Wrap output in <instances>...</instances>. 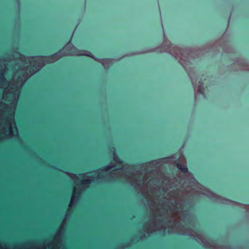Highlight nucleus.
<instances>
[{
	"instance_id": "obj_4",
	"label": "nucleus",
	"mask_w": 249,
	"mask_h": 249,
	"mask_svg": "<svg viewBox=\"0 0 249 249\" xmlns=\"http://www.w3.org/2000/svg\"><path fill=\"white\" fill-rule=\"evenodd\" d=\"M175 156L172 155L167 157L158 159L151 160L146 163L147 167L160 168L163 164L169 163L175 161Z\"/></svg>"
},
{
	"instance_id": "obj_7",
	"label": "nucleus",
	"mask_w": 249,
	"mask_h": 249,
	"mask_svg": "<svg viewBox=\"0 0 249 249\" xmlns=\"http://www.w3.org/2000/svg\"><path fill=\"white\" fill-rule=\"evenodd\" d=\"M33 245H34V243L33 242L28 241L23 245H16L12 248V249H25V246H29Z\"/></svg>"
},
{
	"instance_id": "obj_5",
	"label": "nucleus",
	"mask_w": 249,
	"mask_h": 249,
	"mask_svg": "<svg viewBox=\"0 0 249 249\" xmlns=\"http://www.w3.org/2000/svg\"><path fill=\"white\" fill-rule=\"evenodd\" d=\"M62 235L61 230H57L53 240L49 242L46 240L48 249H59L62 245Z\"/></svg>"
},
{
	"instance_id": "obj_12",
	"label": "nucleus",
	"mask_w": 249,
	"mask_h": 249,
	"mask_svg": "<svg viewBox=\"0 0 249 249\" xmlns=\"http://www.w3.org/2000/svg\"><path fill=\"white\" fill-rule=\"evenodd\" d=\"M145 234H142L141 237V239H142L143 238H145Z\"/></svg>"
},
{
	"instance_id": "obj_9",
	"label": "nucleus",
	"mask_w": 249,
	"mask_h": 249,
	"mask_svg": "<svg viewBox=\"0 0 249 249\" xmlns=\"http://www.w3.org/2000/svg\"><path fill=\"white\" fill-rule=\"evenodd\" d=\"M68 215V213H67L66 214V215L65 216V218H64V220H63V222L61 223V224L60 225V227H59V230H61V231L62 232H63V231L64 230V226H65V221L66 220V217Z\"/></svg>"
},
{
	"instance_id": "obj_11",
	"label": "nucleus",
	"mask_w": 249,
	"mask_h": 249,
	"mask_svg": "<svg viewBox=\"0 0 249 249\" xmlns=\"http://www.w3.org/2000/svg\"><path fill=\"white\" fill-rule=\"evenodd\" d=\"M0 249H11L9 247H8L7 245H5L4 246H0Z\"/></svg>"
},
{
	"instance_id": "obj_10",
	"label": "nucleus",
	"mask_w": 249,
	"mask_h": 249,
	"mask_svg": "<svg viewBox=\"0 0 249 249\" xmlns=\"http://www.w3.org/2000/svg\"><path fill=\"white\" fill-rule=\"evenodd\" d=\"M113 159L116 162L121 163L122 161L119 159L117 155L116 154L115 152H113Z\"/></svg>"
},
{
	"instance_id": "obj_3",
	"label": "nucleus",
	"mask_w": 249,
	"mask_h": 249,
	"mask_svg": "<svg viewBox=\"0 0 249 249\" xmlns=\"http://www.w3.org/2000/svg\"><path fill=\"white\" fill-rule=\"evenodd\" d=\"M15 113V110L7 104L0 102V142L18 136Z\"/></svg>"
},
{
	"instance_id": "obj_2",
	"label": "nucleus",
	"mask_w": 249,
	"mask_h": 249,
	"mask_svg": "<svg viewBox=\"0 0 249 249\" xmlns=\"http://www.w3.org/2000/svg\"><path fill=\"white\" fill-rule=\"evenodd\" d=\"M219 48H221L226 53H231L234 51V49L231 44L230 38L226 33H224L220 38L214 42H208L197 49L180 48L172 44L164 34L163 42L160 46L143 51L136 52L131 54H140L153 52H165L170 54L178 60V63L184 68L191 79L194 89L195 100L196 102L198 100L205 99L206 96L202 82L199 81L198 84L196 83L195 70L191 65L193 64L195 59L198 58L201 54L210 52H215L218 50Z\"/></svg>"
},
{
	"instance_id": "obj_8",
	"label": "nucleus",
	"mask_w": 249,
	"mask_h": 249,
	"mask_svg": "<svg viewBox=\"0 0 249 249\" xmlns=\"http://www.w3.org/2000/svg\"><path fill=\"white\" fill-rule=\"evenodd\" d=\"M25 249H48V248L46 246V241L44 240L43 242L42 245L40 247L35 248V247L32 246V247H30L27 248H26V246H25Z\"/></svg>"
},
{
	"instance_id": "obj_1",
	"label": "nucleus",
	"mask_w": 249,
	"mask_h": 249,
	"mask_svg": "<svg viewBox=\"0 0 249 249\" xmlns=\"http://www.w3.org/2000/svg\"><path fill=\"white\" fill-rule=\"evenodd\" d=\"M72 36L62 50L48 56H25L15 52L0 59V88L4 89L2 98L10 102L8 104L10 107L15 110L24 83L46 64L54 63L65 56H89L90 52L78 50L71 43Z\"/></svg>"
},
{
	"instance_id": "obj_6",
	"label": "nucleus",
	"mask_w": 249,
	"mask_h": 249,
	"mask_svg": "<svg viewBox=\"0 0 249 249\" xmlns=\"http://www.w3.org/2000/svg\"><path fill=\"white\" fill-rule=\"evenodd\" d=\"M89 56L93 58L94 60L100 63L106 70H107L115 62L120 59H114L111 58L99 59L95 57L90 52Z\"/></svg>"
}]
</instances>
